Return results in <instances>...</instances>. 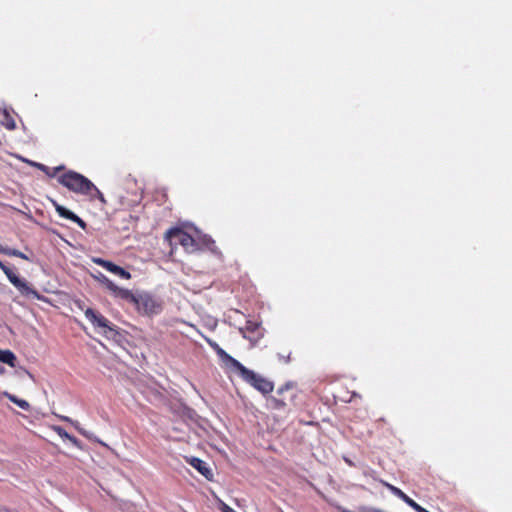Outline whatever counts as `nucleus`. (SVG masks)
Masks as SVG:
<instances>
[{
	"label": "nucleus",
	"instance_id": "nucleus-1",
	"mask_svg": "<svg viewBox=\"0 0 512 512\" xmlns=\"http://www.w3.org/2000/svg\"><path fill=\"white\" fill-rule=\"evenodd\" d=\"M206 342L215 351L220 360L225 365L235 369L246 383L264 395L273 391L274 384L271 381L246 368L242 363H240L238 360L229 355L225 350H223L215 341L206 338Z\"/></svg>",
	"mask_w": 512,
	"mask_h": 512
},
{
	"label": "nucleus",
	"instance_id": "nucleus-2",
	"mask_svg": "<svg viewBox=\"0 0 512 512\" xmlns=\"http://www.w3.org/2000/svg\"><path fill=\"white\" fill-rule=\"evenodd\" d=\"M58 182L74 193L87 196L90 200L99 199L102 203L106 202L100 190L80 173L67 171L58 176Z\"/></svg>",
	"mask_w": 512,
	"mask_h": 512
},
{
	"label": "nucleus",
	"instance_id": "nucleus-3",
	"mask_svg": "<svg viewBox=\"0 0 512 512\" xmlns=\"http://www.w3.org/2000/svg\"><path fill=\"white\" fill-rule=\"evenodd\" d=\"M165 238L169 241L170 245L179 244L188 253H193L198 250L196 240L180 228H172L168 230L165 234Z\"/></svg>",
	"mask_w": 512,
	"mask_h": 512
},
{
	"label": "nucleus",
	"instance_id": "nucleus-4",
	"mask_svg": "<svg viewBox=\"0 0 512 512\" xmlns=\"http://www.w3.org/2000/svg\"><path fill=\"white\" fill-rule=\"evenodd\" d=\"M0 269L7 276L9 281L25 296L33 295L39 298V294L36 290L31 288L25 280L20 279L8 266H6L0 260Z\"/></svg>",
	"mask_w": 512,
	"mask_h": 512
},
{
	"label": "nucleus",
	"instance_id": "nucleus-5",
	"mask_svg": "<svg viewBox=\"0 0 512 512\" xmlns=\"http://www.w3.org/2000/svg\"><path fill=\"white\" fill-rule=\"evenodd\" d=\"M292 383H286L277 390V396L270 397L269 403L272 409H283L287 406V401H292L295 394L291 391Z\"/></svg>",
	"mask_w": 512,
	"mask_h": 512
},
{
	"label": "nucleus",
	"instance_id": "nucleus-6",
	"mask_svg": "<svg viewBox=\"0 0 512 512\" xmlns=\"http://www.w3.org/2000/svg\"><path fill=\"white\" fill-rule=\"evenodd\" d=\"M134 305L139 312L150 315L158 313L161 310V305L150 294H138Z\"/></svg>",
	"mask_w": 512,
	"mask_h": 512
},
{
	"label": "nucleus",
	"instance_id": "nucleus-7",
	"mask_svg": "<svg viewBox=\"0 0 512 512\" xmlns=\"http://www.w3.org/2000/svg\"><path fill=\"white\" fill-rule=\"evenodd\" d=\"M101 283L113 294L114 297L125 300L129 303L134 304L137 295L133 294L129 289L121 288L112 282L109 278L101 275Z\"/></svg>",
	"mask_w": 512,
	"mask_h": 512
},
{
	"label": "nucleus",
	"instance_id": "nucleus-8",
	"mask_svg": "<svg viewBox=\"0 0 512 512\" xmlns=\"http://www.w3.org/2000/svg\"><path fill=\"white\" fill-rule=\"evenodd\" d=\"M239 332L242 336L249 340L254 346L263 337V328L257 321L247 320L244 327L239 328Z\"/></svg>",
	"mask_w": 512,
	"mask_h": 512
},
{
	"label": "nucleus",
	"instance_id": "nucleus-9",
	"mask_svg": "<svg viewBox=\"0 0 512 512\" xmlns=\"http://www.w3.org/2000/svg\"><path fill=\"white\" fill-rule=\"evenodd\" d=\"M74 303L80 310L84 311L86 318L94 325V327L106 328L110 331L112 330L109 325L110 322L106 317L96 312L92 308L85 309L84 303L81 300H75Z\"/></svg>",
	"mask_w": 512,
	"mask_h": 512
},
{
	"label": "nucleus",
	"instance_id": "nucleus-10",
	"mask_svg": "<svg viewBox=\"0 0 512 512\" xmlns=\"http://www.w3.org/2000/svg\"><path fill=\"white\" fill-rule=\"evenodd\" d=\"M94 262L96 264H98L99 266L105 268L107 271H109L115 275H118L124 279L131 278V274L128 271H126L124 268L114 264L111 261H107L102 258H97V259H94Z\"/></svg>",
	"mask_w": 512,
	"mask_h": 512
},
{
	"label": "nucleus",
	"instance_id": "nucleus-11",
	"mask_svg": "<svg viewBox=\"0 0 512 512\" xmlns=\"http://www.w3.org/2000/svg\"><path fill=\"white\" fill-rule=\"evenodd\" d=\"M54 207L56 212L60 217H63L65 219L71 220L72 222L76 223L80 228L86 229V223L84 220H82L80 217H78L75 213L68 210L62 205H59L58 203L54 202Z\"/></svg>",
	"mask_w": 512,
	"mask_h": 512
},
{
	"label": "nucleus",
	"instance_id": "nucleus-12",
	"mask_svg": "<svg viewBox=\"0 0 512 512\" xmlns=\"http://www.w3.org/2000/svg\"><path fill=\"white\" fill-rule=\"evenodd\" d=\"M186 461L195 468L201 475H203L206 479L212 480L213 473L212 470L208 467L207 463L197 457H186Z\"/></svg>",
	"mask_w": 512,
	"mask_h": 512
},
{
	"label": "nucleus",
	"instance_id": "nucleus-13",
	"mask_svg": "<svg viewBox=\"0 0 512 512\" xmlns=\"http://www.w3.org/2000/svg\"><path fill=\"white\" fill-rule=\"evenodd\" d=\"M382 484L387 487L391 493L393 495H395L396 497L400 498L401 500H403L408 506H411V504L414 502V500L412 498H410L407 494H405L401 489H399L398 487L392 485V484H389L385 481H381Z\"/></svg>",
	"mask_w": 512,
	"mask_h": 512
},
{
	"label": "nucleus",
	"instance_id": "nucleus-14",
	"mask_svg": "<svg viewBox=\"0 0 512 512\" xmlns=\"http://www.w3.org/2000/svg\"><path fill=\"white\" fill-rule=\"evenodd\" d=\"M0 253L4 254V255H7V256H14V257H18V258H21V259H24V260H27L29 261L30 258L24 254L23 252L17 250V249H13V248H9V247H6V246H2L0 244Z\"/></svg>",
	"mask_w": 512,
	"mask_h": 512
},
{
	"label": "nucleus",
	"instance_id": "nucleus-15",
	"mask_svg": "<svg viewBox=\"0 0 512 512\" xmlns=\"http://www.w3.org/2000/svg\"><path fill=\"white\" fill-rule=\"evenodd\" d=\"M0 361L11 366V367H15L16 356L10 350H1L0 349Z\"/></svg>",
	"mask_w": 512,
	"mask_h": 512
},
{
	"label": "nucleus",
	"instance_id": "nucleus-16",
	"mask_svg": "<svg viewBox=\"0 0 512 512\" xmlns=\"http://www.w3.org/2000/svg\"><path fill=\"white\" fill-rule=\"evenodd\" d=\"M3 396L6 397L7 399H9L12 403L16 404L18 407H20L23 410H29V408H30V405L26 400L20 399L13 394L4 392Z\"/></svg>",
	"mask_w": 512,
	"mask_h": 512
},
{
	"label": "nucleus",
	"instance_id": "nucleus-17",
	"mask_svg": "<svg viewBox=\"0 0 512 512\" xmlns=\"http://www.w3.org/2000/svg\"><path fill=\"white\" fill-rule=\"evenodd\" d=\"M53 430L57 433V435L59 437H61L62 439H67L69 440L72 444L78 446L79 444V441L76 437H74L73 435H70L64 428L60 427V426H54L53 427Z\"/></svg>",
	"mask_w": 512,
	"mask_h": 512
},
{
	"label": "nucleus",
	"instance_id": "nucleus-18",
	"mask_svg": "<svg viewBox=\"0 0 512 512\" xmlns=\"http://www.w3.org/2000/svg\"><path fill=\"white\" fill-rule=\"evenodd\" d=\"M123 201H122V205L127 207L128 209H132L134 208L135 206H137L141 200H142V195L140 193H135L134 194V199H132L130 202L128 203H125L124 202V197H122Z\"/></svg>",
	"mask_w": 512,
	"mask_h": 512
},
{
	"label": "nucleus",
	"instance_id": "nucleus-19",
	"mask_svg": "<svg viewBox=\"0 0 512 512\" xmlns=\"http://www.w3.org/2000/svg\"><path fill=\"white\" fill-rule=\"evenodd\" d=\"M219 509L221 510V512H236L233 508H231L222 500L219 501Z\"/></svg>",
	"mask_w": 512,
	"mask_h": 512
},
{
	"label": "nucleus",
	"instance_id": "nucleus-20",
	"mask_svg": "<svg viewBox=\"0 0 512 512\" xmlns=\"http://www.w3.org/2000/svg\"><path fill=\"white\" fill-rule=\"evenodd\" d=\"M412 509H414L416 512H430L427 509L420 506L417 502H413L410 506Z\"/></svg>",
	"mask_w": 512,
	"mask_h": 512
},
{
	"label": "nucleus",
	"instance_id": "nucleus-21",
	"mask_svg": "<svg viewBox=\"0 0 512 512\" xmlns=\"http://www.w3.org/2000/svg\"><path fill=\"white\" fill-rule=\"evenodd\" d=\"M64 167L63 166H59V167H54L52 168V171H46L47 175L50 176V177H55L58 173V171L62 170Z\"/></svg>",
	"mask_w": 512,
	"mask_h": 512
},
{
	"label": "nucleus",
	"instance_id": "nucleus-22",
	"mask_svg": "<svg viewBox=\"0 0 512 512\" xmlns=\"http://www.w3.org/2000/svg\"><path fill=\"white\" fill-rule=\"evenodd\" d=\"M64 421H67V422H70L72 423L76 429L82 434V435H85V433L82 431V429H80L78 426H77V423L73 422L69 417H63L62 418Z\"/></svg>",
	"mask_w": 512,
	"mask_h": 512
},
{
	"label": "nucleus",
	"instance_id": "nucleus-23",
	"mask_svg": "<svg viewBox=\"0 0 512 512\" xmlns=\"http://www.w3.org/2000/svg\"><path fill=\"white\" fill-rule=\"evenodd\" d=\"M290 355H291V353H290V352H288L286 355H284V354H279V358H280V359H283L284 363H289V361H290Z\"/></svg>",
	"mask_w": 512,
	"mask_h": 512
},
{
	"label": "nucleus",
	"instance_id": "nucleus-24",
	"mask_svg": "<svg viewBox=\"0 0 512 512\" xmlns=\"http://www.w3.org/2000/svg\"><path fill=\"white\" fill-rule=\"evenodd\" d=\"M205 244L210 248L211 245L215 244V241L211 238H207V239H205Z\"/></svg>",
	"mask_w": 512,
	"mask_h": 512
},
{
	"label": "nucleus",
	"instance_id": "nucleus-25",
	"mask_svg": "<svg viewBox=\"0 0 512 512\" xmlns=\"http://www.w3.org/2000/svg\"><path fill=\"white\" fill-rule=\"evenodd\" d=\"M6 127H7L8 129H14V128H15V123H14V121L12 120V121H11V124H6Z\"/></svg>",
	"mask_w": 512,
	"mask_h": 512
}]
</instances>
